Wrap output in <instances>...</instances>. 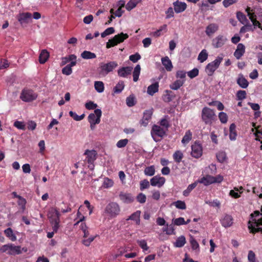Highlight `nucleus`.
I'll return each mask as SVG.
<instances>
[{"instance_id": "nucleus-18", "label": "nucleus", "mask_w": 262, "mask_h": 262, "mask_svg": "<svg viewBox=\"0 0 262 262\" xmlns=\"http://www.w3.org/2000/svg\"><path fill=\"white\" fill-rule=\"evenodd\" d=\"M252 9L250 7H247L246 9V11L247 13V15L249 16V19L252 21L254 26H257L259 28H261V24L259 21L256 20V15L254 13H252Z\"/></svg>"}, {"instance_id": "nucleus-27", "label": "nucleus", "mask_w": 262, "mask_h": 262, "mask_svg": "<svg viewBox=\"0 0 262 262\" xmlns=\"http://www.w3.org/2000/svg\"><path fill=\"white\" fill-rule=\"evenodd\" d=\"M185 80L177 79L171 83L169 88L173 90H177L180 89L185 83Z\"/></svg>"}, {"instance_id": "nucleus-10", "label": "nucleus", "mask_w": 262, "mask_h": 262, "mask_svg": "<svg viewBox=\"0 0 262 262\" xmlns=\"http://www.w3.org/2000/svg\"><path fill=\"white\" fill-rule=\"evenodd\" d=\"M151 135L153 139L157 141V137H163L165 135V129L160 126L154 125L151 130Z\"/></svg>"}, {"instance_id": "nucleus-1", "label": "nucleus", "mask_w": 262, "mask_h": 262, "mask_svg": "<svg viewBox=\"0 0 262 262\" xmlns=\"http://www.w3.org/2000/svg\"><path fill=\"white\" fill-rule=\"evenodd\" d=\"M121 212V207L116 202H111L108 203L103 211L104 215L108 219H114L118 216Z\"/></svg>"}, {"instance_id": "nucleus-60", "label": "nucleus", "mask_w": 262, "mask_h": 262, "mask_svg": "<svg viewBox=\"0 0 262 262\" xmlns=\"http://www.w3.org/2000/svg\"><path fill=\"white\" fill-rule=\"evenodd\" d=\"M186 72L183 70H179L176 72V77L179 79L185 80Z\"/></svg>"}, {"instance_id": "nucleus-64", "label": "nucleus", "mask_w": 262, "mask_h": 262, "mask_svg": "<svg viewBox=\"0 0 262 262\" xmlns=\"http://www.w3.org/2000/svg\"><path fill=\"white\" fill-rule=\"evenodd\" d=\"M199 74V70L196 68H194L193 69L191 70V71H189L187 73L188 76L190 78H193L197 76Z\"/></svg>"}, {"instance_id": "nucleus-8", "label": "nucleus", "mask_w": 262, "mask_h": 262, "mask_svg": "<svg viewBox=\"0 0 262 262\" xmlns=\"http://www.w3.org/2000/svg\"><path fill=\"white\" fill-rule=\"evenodd\" d=\"M128 37L127 34L121 33L116 35L113 38L109 39L106 43V47L108 49L117 45L118 43L123 42L125 39Z\"/></svg>"}, {"instance_id": "nucleus-53", "label": "nucleus", "mask_w": 262, "mask_h": 262, "mask_svg": "<svg viewBox=\"0 0 262 262\" xmlns=\"http://www.w3.org/2000/svg\"><path fill=\"white\" fill-rule=\"evenodd\" d=\"M115 32V29L113 27H110L107 28L104 32L101 34L102 38L106 37L107 35L112 34Z\"/></svg>"}, {"instance_id": "nucleus-24", "label": "nucleus", "mask_w": 262, "mask_h": 262, "mask_svg": "<svg viewBox=\"0 0 262 262\" xmlns=\"http://www.w3.org/2000/svg\"><path fill=\"white\" fill-rule=\"evenodd\" d=\"M219 29V26L215 24H210L206 28V34L208 36H210L216 32Z\"/></svg>"}, {"instance_id": "nucleus-62", "label": "nucleus", "mask_w": 262, "mask_h": 262, "mask_svg": "<svg viewBox=\"0 0 262 262\" xmlns=\"http://www.w3.org/2000/svg\"><path fill=\"white\" fill-rule=\"evenodd\" d=\"M149 187V183L147 180H143L140 183V188L141 190L148 188Z\"/></svg>"}, {"instance_id": "nucleus-47", "label": "nucleus", "mask_w": 262, "mask_h": 262, "mask_svg": "<svg viewBox=\"0 0 262 262\" xmlns=\"http://www.w3.org/2000/svg\"><path fill=\"white\" fill-rule=\"evenodd\" d=\"M138 4L134 0H130L125 5V8L127 11H130L135 8Z\"/></svg>"}, {"instance_id": "nucleus-55", "label": "nucleus", "mask_w": 262, "mask_h": 262, "mask_svg": "<svg viewBox=\"0 0 262 262\" xmlns=\"http://www.w3.org/2000/svg\"><path fill=\"white\" fill-rule=\"evenodd\" d=\"M113 184H114V182L112 180H111L108 178H105L104 180L102 186L104 188H110V187H112L113 185Z\"/></svg>"}, {"instance_id": "nucleus-50", "label": "nucleus", "mask_w": 262, "mask_h": 262, "mask_svg": "<svg viewBox=\"0 0 262 262\" xmlns=\"http://www.w3.org/2000/svg\"><path fill=\"white\" fill-rule=\"evenodd\" d=\"M216 158L220 162L223 163L226 159V154L224 151H220L217 153Z\"/></svg>"}, {"instance_id": "nucleus-35", "label": "nucleus", "mask_w": 262, "mask_h": 262, "mask_svg": "<svg viewBox=\"0 0 262 262\" xmlns=\"http://www.w3.org/2000/svg\"><path fill=\"white\" fill-rule=\"evenodd\" d=\"M4 233L6 236L8 237L11 241L14 242L16 240V236L14 234L12 229L11 228H8L4 230Z\"/></svg>"}, {"instance_id": "nucleus-22", "label": "nucleus", "mask_w": 262, "mask_h": 262, "mask_svg": "<svg viewBox=\"0 0 262 262\" xmlns=\"http://www.w3.org/2000/svg\"><path fill=\"white\" fill-rule=\"evenodd\" d=\"M245 52V47L242 43H238L236 50L234 53V56L237 59H239Z\"/></svg>"}, {"instance_id": "nucleus-61", "label": "nucleus", "mask_w": 262, "mask_h": 262, "mask_svg": "<svg viewBox=\"0 0 262 262\" xmlns=\"http://www.w3.org/2000/svg\"><path fill=\"white\" fill-rule=\"evenodd\" d=\"M190 243L193 250H197L199 249V245L198 243L192 236H191L190 237Z\"/></svg>"}, {"instance_id": "nucleus-7", "label": "nucleus", "mask_w": 262, "mask_h": 262, "mask_svg": "<svg viewBox=\"0 0 262 262\" xmlns=\"http://www.w3.org/2000/svg\"><path fill=\"white\" fill-rule=\"evenodd\" d=\"M223 57L222 56H217L214 60L209 63L206 67L205 71L208 75L211 76L214 71L219 68L220 63L222 61Z\"/></svg>"}, {"instance_id": "nucleus-14", "label": "nucleus", "mask_w": 262, "mask_h": 262, "mask_svg": "<svg viewBox=\"0 0 262 262\" xmlns=\"http://www.w3.org/2000/svg\"><path fill=\"white\" fill-rule=\"evenodd\" d=\"M227 38L222 35H219L213 39L212 41V45L215 48H219L222 47L225 45Z\"/></svg>"}, {"instance_id": "nucleus-45", "label": "nucleus", "mask_w": 262, "mask_h": 262, "mask_svg": "<svg viewBox=\"0 0 262 262\" xmlns=\"http://www.w3.org/2000/svg\"><path fill=\"white\" fill-rule=\"evenodd\" d=\"M124 88V84L123 81H119L114 89V92L120 93Z\"/></svg>"}, {"instance_id": "nucleus-38", "label": "nucleus", "mask_w": 262, "mask_h": 262, "mask_svg": "<svg viewBox=\"0 0 262 262\" xmlns=\"http://www.w3.org/2000/svg\"><path fill=\"white\" fill-rule=\"evenodd\" d=\"M141 71V67L139 64L136 65L135 68H134V70L133 71V80L135 82H137L139 79V77Z\"/></svg>"}, {"instance_id": "nucleus-34", "label": "nucleus", "mask_w": 262, "mask_h": 262, "mask_svg": "<svg viewBox=\"0 0 262 262\" xmlns=\"http://www.w3.org/2000/svg\"><path fill=\"white\" fill-rule=\"evenodd\" d=\"M141 211H137L133 213L132 214H131L128 218L127 219V220H133L136 222V223L137 225H139L140 224V216Z\"/></svg>"}, {"instance_id": "nucleus-23", "label": "nucleus", "mask_w": 262, "mask_h": 262, "mask_svg": "<svg viewBox=\"0 0 262 262\" xmlns=\"http://www.w3.org/2000/svg\"><path fill=\"white\" fill-rule=\"evenodd\" d=\"M236 82L238 85L243 89L247 88L249 85L248 81L242 74L238 75Z\"/></svg>"}, {"instance_id": "nucleus-42", "label": "nucleus", "mask_w": 262, "mask_h": 262, "mask_svg": "<svg viewBox=\"0 0 262 262\" xmlns=\"http://www.w3.org/2000/svg\"><path fill=\"white\" fill-rule=\"evenodd\" d=\"M236 17L238 20L244 25L247 24L248 22L246 15L242 12H237L236 13Z\"/></svg>"}, {"instance_id": "nucleus-6", "label": "nucleus", "mask_w": 262, "mask_h": 262, "mask_svg": "<svg viewBox=\"0 0 262 262\" xmlns=\"http://www.w3.org/2000/svg\"><path fill=\"white\" fill-rule=\"evenodd\" d=\"M37 96V94L33 90L25 89L21 92L20 98L24 102H29L35 100Z\"/></svg>"}, {"instance_id": "nucleus-36", "label": "nucleus", "mask_w": 262, "mask_h": 262, "mask_svg": "<svg viewBox=\"0 0 262 262\" xmlns=\"http://www.w3.org/2000/svg\"><path fill=\"white\" fill-rule=\"evenodd\" d=\"M81 57L85 59H90L95 58L96 55L90 51H84L81 54Z\"/></svg>"}, {"instance_id": "nucleus-59", "label": "nucleus", "mask_w": 262, "mask_h": 262, "mask_svg": "<svg viewBox=\"0 0 262 262\" xmlns=\"http://www.w3.org/2000/svg\"><path fill=\"white\" fill-rule=\"evenodd\" d=\"M77 57L74 54L70 55V60H71L70 63L68 64L67 66H70L71 68L72 67L75 66L77 63Z\"/></svg>"}, {"instance_id": "nucleus-28", "label": "nucleus", "mask_w": 262, "mask_h": 262, "mask_svg": "<svg viewBox=\"0 0 262 262\" xmlns=\"http://www.w3.org/2000/svg\"><path fill=\"white\" fill-rule=\"evenodd\" d=\"M175 95L174 93L169 90H166L163 96V100L166 102H170L174 98Z\"/></svg>"}, {"instance_id": "nucleus-43", "label": "nucleus", "mask_w": 262, "mask_h": 262, "mask_svg": "<svg viewBox=\"0 0 262 262\" xmlns=\"http://www.w3.org/2000/svg\"><path fill=\"white\" fill-rule=\"evenodd\" d=\"M183 158V154L180 150L176 151L173 155V158L174 161L178 163H179L181 161Z\"/></svg>"}, {"instance_id": "nucleus-41", "label": "nucleus", "mask_w": 262, "mask_h": 262, "mask_svg": "<svg viewBox=\"0 0 262 262\" xmlns=\"http://www.w3.org/2000/svg\"><path fill=\"white\" fill-rule=\"evenodd\" d=\"M192 139V133L190 130H187L185 135L184 136L182 140V143L185 145L187 144Z\"/></svg>"}, {"instance_id": "nucleus-30", "label": "nucleus", "mask_w": 262, "mask_h": 262, "mask_svg": "<svg viewBox=\"0 0 262 262\" xmlns=\"http://www.w3.org/2000/svg\"><path fill=\"white\" fill-rule=\"evenodd\" d=\"M49 57V53L46 50H42L39 56V61L40 63H45Z\"/></svg>"}, {"instance_id": "nucleus-26", "label": "nucleus", "mask_w": 262, "mask_h": 262, "mask_svg": "<svg viewBox=\"0 0 262 262\" xmlns=\"http://www.w3.org/2000/svg\"><path fill=\"white\" fill-rule=\"evenodd\" d=\"M159 90V83L156 82L148 86L147 93L150 96H153Z\"/></svg>"}, {"instance_id": "nucleus-12", "label": "nucleus", "mask_w": 262, "mask_h": 262, "mask_svg": "<svg viewBox=\"0 0 262 262\" xmlns=\"http://www.w3.org/2000/svg\"><path fill=\"white\" fill-rule=\"evenodd\" d=\"M32 14L29 12L21 13L17 16L18 22L22 25H26L32 20Z\"/></svg>"}, {"instance_id": "nucleus-51", "label": "nucleus", "mask_w": 262, "mask_h": 262, "mask_svg": "<svg viewBox=\"0 0 262 262\" xmlns=\"http://www.w3.org/2000/svg\"><path fill=\"white\" fill-rule=\"evenodd\" d=\"M126 104L129 107H132L135 104V98L133 95L127 97L126 100Z\"/></svg>"}, {"instance_id": "nucleus-3", "label": "nucleus", "mask_w": 262, "mask_h": 262, "mask_svg": "<svg viewBox=\"0 0 262 262\" xmlns=\"http://www.w3.org/2000/svg\"><path fill=\"white\" fill-rule=\"evenodd\" d=\"M116 61H110L106 63H101L98 69V73L100 77H105L109 73L113 72L118 67Z\"/></svg>"}, {"instance_id": "nucleus-19", "label": "nucleus", "mask_w": 262, "mask_h": 262, "mask_svg": "<svg viewBox=\"0 0 262 262\" xmlns=\"http://www.w3.org/2000/svg\"><path fill=\"white\" fill-rule=\"evenodd\" d=\"M119 197L120 200L124 203L129 204L134 201V197L132 194L126 192H121L119 193Z\"/></svg>"}, {"instance_id": "nucleus-52", "label": "nucleus", "mask_w": 262, "mask_h": 262, "mask_svg": "<svg viewBox=\"0 0 262 262\" xmlns=\"http://www.w3.org/2000/svg\"><path fill=\"white\" fill-rule=\"evenodd\" d=\"M128 142V140L127 139H124L119 140L117 143L116 146L118 148H123L126 146Z\"/></svg>"}, {"instance_id": "nucleus-58", "label": "nucleus", "mask_w": 262, "mask_h": 262, "mask_svg": "<svg viewBox=\"0 0 262 262\" xmlns=\"http://www.w3.org/2000/svg\"><path fill=\"white\" fill-rule=\"evenodd\" d=\"M14 126L17 129L25 130L26 125L24 122L16 121L14 123Z\"/></svg>"}, {"instance_id": "nucleus-9", "label": "nucleus", "mask_w": 262, "mask_h": 262, "mask_svg": "<svg viewBox=\"0 0 262 262\" xmlns=\"http://www.w3.org/2000/svg\"><path fill=\"white\" fill-rule=\"evenodd\" d=\"M86 156L85 161L89 164L88 167L91 170H93L94 168L93 162L96 159L97 153L94 150H86L84 154Z\"/></svg>"}, {"instance_id": "nucleus-46", "label": "nucleus", "mask_w": 262, "mask_h": 262, "mask_svg": "<svg viewBox=\"0 0 262 262\" xmlns=\"http://www.w3.org/2000/svg\"><path fill=\"white\" fill-rule=\"evenodd\" d=\"M172 205H174L177 208L180 209H185L186 208V206L184 202L182 201H177L176 202H174L172 203Z\"/></svg>"}, {"instance_id": "nucleus-17", "label": "nucleus", "mask_w": 262, "mask_h": 262, "mask_svg": "<svg viewBox=\"0 0 262 262\" xmlns=\"http://www.w3.org/2000/svg\"><path fill=\"white\" fill-rule=\"evenodd\" d=\"M165 182V179L159 175L154 176L150 179V184L153 186L161 187Z\"/></svg>"}, {"instance_id": "nucleus-5", "label": "nucleus", "mask_w": 262, "mask_h": 262, "mask_svg": "<svg viewBox=\"0 0 262 262\" xmlns=\"http://www.w3.org/2000/svg\"><path fill=\"white\" fill-rule=\"evenodd\" d=\"M102 115V111L100 109H95L94 113H91L88 117V121L90 124V127L92 130L95 128V125L99 124L100 122V118Z\"/></svg>"}, {"instance_id": "nucleus-11", "label": "nucleus", "mask_w": 262, "mask_h": 262, "mask_svg": "<svg viewBox=\"0 0 262 262\" xmlns=\"http://www.w3.org/2000/svg\"><path fill=\"white\" fill-rule=\"evenodd\" d=\"M60 213L56 208H51L48 213V216L51 224L54 222H60Z\"/></svg>"}, {"instance_id": "nucleus-57", "label": "nucleus", "mask_w": 262, "mask_h": 262, "mask_svg": "<svg viewBox=\"0 0 262 262\" xmlns=\"http://www.w3.org/2000/svg\"><path fill=\"white\" fill-rule=\"evenodd\" d=\"M236 97L237 100H243V99L246 98V92L245 91L239 90L237 91L236 93Z\"/></svg>"}, {"instance_id": "nucleus-33", "label": "nucleus", "mask_w": 262, "mask_h": 262, "mask_svg": "<svg viewBox=\"0 0 262 262\" xmlns=\"http://www.w3.org/2000/svg\"><path fill=\"white\" fill-rule=\"evenodd\" d=\"M235 128L236 126L234 123L231 124L229 127V138L232 141L235 140L236 138L237 134Z\"/></svg>"}, {"instance_id": "nucleus-16", "label": "nucleus", "mask_w": 262, "mask_h": 262, "mask_svg": "<svg viewBox=\"0 0 262 262\" xmlns=\"http://www.w3.org/2000/svg\"><path fill=\"white\" fill-rule=\"evenodd\" d=\"M173 9L176 13L184 12L187 8V4L185 2L176 1L173 3Z\"/></svg>"}, {"instance_id": "nucleus-15", "label": "nucleus", "mask_w": 262, "mask_h": 262, "mask_svg": "<svg viewBox=\"0 0 262 262\" xmlns=\"http://www.w3.org/2000/svg\"><path fill=\"white\" fill-rule=\"evenodd\" d=\"M233 219L231 215L225 214L220 219V223L223 227L228 228L231 227L233 223Z\"/></svg>"}, {"instance_id": "nucleus-56", "label": "nucleus", "mask_w": 262, "mask_h": 262, "mask_svg": "<svg viewBox=\"0 0 262 262\" xmlns=\"http://www.w3.org/2000/svg\"><path fill=\"white\" fill-rule=\"evenodd\" d=\"M219 118L222 123H226L228 120V116L226 113L222 112L219 114Z\"/></svg>"}, {"instance_id": "nucleus-44", "label": "nucleus", "mask_w": 262, "mask_h": 262, "mask_svg": "<svg viewBox=\"0 0 262 262\" xmlns=\"http://www.w3.org/2000/svg\"><path fill=\"white\" fill-rule=\"evenodd\" d=\"M155 173V168L154 165L147 167L144 169V174L147 176H152Z\"/></svg>"}, {"instance_id": "nucleus-54", "label": "nucleus", "mask_w": 262, "mask_h": 262, "mask_svg": "<svg viewBox=\"0 0 262 262\" xmlns=\"http://www.w3.org/2000/svg\"><path fill=\"white\" fill-rule=\"evenodd\" d=\"M172 223L174 225L181 226L182 225H185V221L183 217H180L176 219H173Z\"/></svg>"}, {"instance_id": "nucleus-63", "label": "nucleus", "mask_w": 262, "mask_h": 262, "mask_svg": "<svg viewBox=\"0 0 262 262\" xmlns=\"http://www.w3.org/2000/svg\"><path fill=\"white\" fill-rule=\"evenodd\" d=\"M173 10L174 9L172 7H169L166 11L165 14H166V19H169L170 18L174 17V11Z\"/></svg>"}, {"instance_id": "nucleus-2", "label": "nucleus", "mask_w": 262, "mask_h": 262, "mask_svg": "<svg viewBox=\"0 0 262 262\" xmlns=\"http://www.w3.org/2000/svg\"><path fill=\"white\" fill-rule=\"evenodd\" d=\"M201 118L202 121L207 125H211L216 120L215 111L208 107L203 108Z\"/></svg>"}, {"instance_id": "nucleus-40", "label": "nucleus", "mask_w": 262, "mask_h": 262, "mask_svg": "<svg viewBox=\"0 0 262 262\" xmlns=\"http://www.w3.org/2000/svg\"><path fill=\"white\" fill-rule=\"evenodd\" d=\"M197 184L198 182H195L189 185L187 189L183 192V195L185 196H187L189 195L190 192L197 186Z\"/></svg>"}, {"instance_id": "nucleus-13", "label": "nucleus", "mask_w": 262, "mask_h": 262, "mask_svg": "<svg viewBox=\"0 0 262 262\" xmlns=\"http://www.w3.org/2000/svg\"><path fill=\"white\" fill-rule=\"evenodd\" d=\"M202 147L198 142H195L191 145V156L195 158H200L202 155Z\"/></svg>"}, {"instance_id": "nucleus-25", "label": "nucleus", "mask_w": 262, "mask_h": 262, "mask_svg": "<svg viewBox=\"0 0 262 262\" xmlns=\"http://www.w3.org/2000/svg\"><path fill=\"white\" fill-rule=\"evenodd\" d=\"M161 62L162 64L164 66L165 68L167 71H171L173 66L171 60L169 57L165 56L161 59Z\"/></svg>"}, {"instance_id": "nucleus-32", "label": "nucleus", "mask_w": 262, "mask_h": 262, "mask_svg": "<svg viewBox=\"0 0 262 262\" xmlns=\"http://www.w3.org/2000/svg\"><path fill=\"white\" fill-rule=\"evenodd\" d=\"M186 238L184 235H181L177 238L176 242L173 243L174 246L177 248H181L186 244Z\"/></svg>"}, {"instance_id": "nucleus-4", "label": "nucleus", "mask_w": 262, "mask_h": 262, "mask_svg": "<svg viewBox=\"0 0 262 262\" xmlns=\"http://www.w3.org/2000/svg\"><path fill=\"white\" fill-rule=\"evenodd\" d=\"M1 253H6L9 255H16L21 253V247L12 244H6L0 248Z\"/></svg>"}, {"instance_id": "nucleus-49", "label": "nucleus", "mask_w": 262, "mask_h": 262, "mask_svg": "<svg viewBox=\"0 0 262 262\" xmlns=\"http://www.w3.org/2000/svg\"><path fill=\"white\" fill-rule=\"evenodd\" d=\"M163 231L168 235L175 234L174 229L172 225H167L166 227L163 229Z\"/></svg>"}, {"instance_id": "nucleus-29", "label": "nucleus", "mask_w": 262, "mask_h": 262, "mask_svg": "<svg viewBox=\"0 0 262 262\" xmlns=\"http://www.w3.org/2000/svg\"><path fill=\"white\" fill-rule=\"evenodd\" d=\"M212 180V176L207 175L206 177H203L201 179L198 180L196 182H198V183H202L205 186H207L213 183Z\"/></svg>"}, {"instance_id": "nucleus-21", "label": "nucleus", "mask_w": 262, "mask_h": 262, "mask_svg": "<svg viewBox=\"0 0 262 262\" xmlns=\"http://www.w3.org/2000/svg\"><path fill=\"white\" fill-rule=\"evenodd\" d=\"M133 68L131 67H122L118 69V75L121 77H126L131 74Z\"/></svg>"}, {"instance_id": "nucleus-20", "label": "nucleus", "mask_w": 262, "mask_h": 262, "mask_svg": "<svg viewBox=\"0 0 262 262\" xmlns=\"http://www.w3.org/2000/svg\"><path fill=\"white\" fill-rule=\"evenodd\" d=\"M152 110H146L143 113V116L142 119L141 120V124L146 126L149 120L151 119L152 114Z\"/></svg>"}, {"instance_id": "nucleus-48", "label": "nucleus", "mask_w": 262, "mask_h": 262, "mask_svg": "<svg viewBox=\"0 0 262 262\" xmlns=\"http://www.w3.org/2000/svg\"><path fill=\"white\" fill-rule=\"evenodd\" d=\"M69 115L71 117H72L76 121H80V120H82L85 116V115L84 114H83L80 116H78V115H77V114L76 113H75L73 111H70L69 112Z\"/></svg>"}, {"instance_id": "nucleus-39", "label": "nucleus", "mask_w": 262, "mask_h": 262, "mask_svg": "<svg viewBox=\"0 0 262 262\" xmlns=\"http://www.w3.org/2000/svg\"><path fill=\"white\" fill-rule=\"evenodd\" d=\"M208 53L206 50L204 49L199 53L198 60L201 63L204 62L208 58Z\"/></svg>"}, {"instance_id": "nucleus-31", "label": "nucleus", "mask_w": 262, "mask_h": 262, "mask_svg": "<svg viewBox=\"0 0 262 262\" xmlns=\"http://www.w3.org/2000/svg\"><path fill=\"white\" fill-rule=\"evenodd\" d=\"M243 190V188L242 187L239 188L235 187L234 189L230 191L229 194L234 198H238L240 197V194L242 193Z\"/></svg>"}, {"instance_id": "nucleus-37", "label": "nucleus", "mask_w": 262, "mask_h": 262, "mask_svg": "<svg viewBox=\"0 0 262 262\" xmlns=\"http://www.w3.org/2000/svg\"><path fill=\"white\" fill-rule=\"evenodd\" d=\"M95 90L99 93H102L104 90V83L102 81H97L94 82Z\"/></svg>"}]
</instances>
